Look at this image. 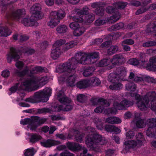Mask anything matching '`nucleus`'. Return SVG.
<instances>
[{"mask_svg": "<svg viewBox=\"0 0 156 156\" xmlns=\"http://www.w3.org/2000/svg\"><path fill=\"white\" fill-rule=\"evenodd\" d=\"M106 12L108 14H115V15H113L110 17L109 22L112 23H113L116 22L120 18L119 13L118 12V10L115 6V4L113 5V6H108L105 9Z\"/></svg>", "mask_w": 156, "mask_h": 156, "instance_id": "1a4fd4ad", "label": "nucleus"}, {"mask_svg": "<svg viewBox=\"0 0 156 156\" xmlns=\"http://www.w3.org/2000/svg\"><path fill=\"white\" fill-rule=\"evenodd\" d=\"M99 55L98 52L85 53L78 52L75 55V58H72L68 61L59 66L58 69L67 78L68 85L70 86H75V82L77 76L76 74L75 69L77 63L89 64L95 62V59L98 58Z\"/></svg>", "mask_w": 156, "mask_h": 156, "instance_id": "f257e3e1", "label": "nucleus"}, {"mask_svg": "<svg viewBox=\"0 0 156 156\" xmlns=\"http://www.w3.org/2000/svg\"><path fill=\"white\" fill-rule=\"evenodd\" d=\"M69 104H64L62 105H60L58 108V112L61 110H63L65 111H69L73 108V106Z\"/></svg>", "mask_w": 156, "mask_h": 156, "instance_id": "cd10ccee", "label": "nucleus"}, {"mask_svg": "<svg viewBox=\"0 0 156 156\" xmlns=\"http://www.w3.org/2000/svg\"><path fill=\"white\" fill-rule=\"evenodd\" d=\"M150 63L147 66V69L150 70H154L156 69V55L153 56L150 59Z\"/></svg>", "mask_w": 156, "mask_h": 156, "instance_id": "4be33fe9", "label": "nucleus"}, {"mask_svg": "<svg viewBox=\"0 0 156 156\" xmlns=\"http://www.w3.org/2000/svg\"><path fill=\"white\" fill-rule=\"evenodd\" d=\"M156 31V21L150 23L147 27L146 31L147 33H154Z\"/></svg>", "mask_w": 156, "mask_h": 156, "instance_id": "a878e982", "label": "nucleus"}, {"mask_svg": "<svg viewBox=\"0 0 156 156\" xmlns=\"http://www.w3.org/2000/svg\"><path fill=\"white\" fill-rule=\"evenodd\" d=\"M51 89L48 87L46 88L42 91L35 92L33 98H27L25 101L33 103L47 102L51 95Z\"/></svg>", "mask_w": 156, "mask_h": 156, "instance_id": "f03ea898", "label": "nucleus"}, {"mask_svg": "<svg viewBox=\"0 0 156 156\" xmlns=\"http://www.w3.org/2000/svg\"><path fill=\"white\" fill-rule=\"evenodd\" d=\"M108 78V81L112 83L119 81L122 79V78L116 72L110 73Z\"/></svg>", "mask_w": 156, "mask_h": 156, "instance_id": "aec40b11", "label": "nucleus"}, {"mask_svg": "<svg viewBox=\"0 0 156 156\" xmlns=\"http://www.w3.org/2000/svg\"><path fill=\"white\" fill-rule=\"evenodd\" d=\"M42 137L39 135L36 134H33L31 135L29 138V141L30 142L34 143L41 139Z\"/></svg>", "mask_w": 156, "mask_h": 156, "instance_id": "72a5a7b5", "label": "nucleus"}, {"mask_svg": "<svg viewBox=\"0 0 156 156\" xmlns=\"http://www.w3.org/2000/svg\"><path fill=\"white\" fill-rule=\"evenodd\" d=\"M112 83L113 84L109 86V88L110 89L113 90H119L122 88V85L119 81Z\"/></svg>", "mask_w": 156, "mask_h": 156, "instance_id": "c756f323", "label": "nucleus"}, {"mask_svg": "<svg viewBox=\"0 0 156 156\" xmlns=\"http://www.w3.org/2000/svg\"><path fill=\"white\" fill-rule=\"evenodd\" d=\"M155 41H150L143 44L142 46L144 47H149L155 46Z\"/></svg>", "mask_w": 156, "mask_h": 156, "instance_id": "8fccbe9b", "label": "nucleus"}, {"mask_svg": "<svg viewBox=\"0 0 156 156\" xmlns=\"http://www.w3.org/2000/svg\"><path fill=\"white\" fill-rule=\"evenodd\" d=\"M67 146L69 150L74 151H79L82 148V146L79 144L74 142H68Z\"/></svg>", "mask_w": 156, "mask_h": 156, "instance_id": "a211bd4d", "label": "nucleus"}, {"mask_svg": "<svg viewBox=\"0 0 156 156\" xmlns=\"http://www.w3.org/2000/svg\"><path fill=\"white\" fill-rule=\"evenodd\" d=\"M119 49V47L117 45H112L107 50V55L108 56L115 53Z\"/></svg>", "mask_w": 156, "mask_h": 156, "instance_id": "2f4dec72", "label": "nucleus"}, {"mask_svg": "<svg viewBox=\"0 0 156 156\" xmlns=\"http://www.w3.org/2000/svg\"><path fill=\"white\" fill-rule=\"evenodd\" d=\"M26 14L25 10L23 9L14 10L7 14L6 18L8 20L18 21L21 18L24 16Z\"/></svg>", "mask_w": 156, "mask_h": 156, "instance_id": "0eeeda50", "label": "nucleus"}, {"mask_svg": "<svg viewBox=\"0 0 156 156\" xmlns=\"http://www.w3.org/2000/svg\"><path fill=\"white\" fill-rule=\"evenodd\" d=\"M83 16H73V20L75 22H80L81 23L83 21Z\"/></svg>", "mask_w": 156, "mask_h": 156, "instance_id": "6e6d98bb", "label": "nucleus"}, {"mask_svg": "<svg viewBox=\"0 0 156 156\" xmlns=\"http://www.w3.org/2000/svg\"><path fill=\"white\" fill-rule=\"evenodd\" d=\"M53 112L52 110L51 109L47 108H44L37 109V112L40 114L43 113H49L52 114Z\"/></svg>", "mask_w": 156, "mask_h": 156, "instance_id": "79ce46f5", "label": "nucleus"}, {"mask_svg": "<svg viewBox=\"0 0 156 156\" xmlns=\"http://www.w3.org/2000/svg\"><path fill=\"white\" fill-rule=\"evenodd\" d=\"M11 33V31L7 27L0 26V36L6 37Z\"/></svg>", "mask_w": 156, "mask_h": 156, "instance_id": "5701e85b", "label": "nucleus"}, {"mask_svg": "<svg viewBox=\"0 0 156 156\" xmlns=\"http://www.w3.org/2000/svg\"><path fill=\"white\" fill-rule=\"evenodd\" d=\"M84 135L83 134H77L75 135L76 140L78 142H81L83 140Z\"/></svg>", "mask_w": 156, "mask_h": 156, "instance_id": "0e129e2a", "label": "nucleus"}, {"mask_svg": "<svg viewBox=\"0 0 156 156\" xmlns=\"http://www.w3.org/2000/svg\"><path fill=\"white\" fill-rule=\"evenodd\" d=\"M152 128L149 127L146 131V134L149 137L156 138V134L151 131Z\"/></svg>", "mask_w": 156, "mask_h": 156, "instance_id": "603ef678", "label": "nucleus"}, {"mask_svg": "<svg viewBox=\"0 0 156 156\" xmlns=\"http://www.w3.org/2000/svg\"><path fill=\"white\" fill-rule=\"evenodd\" d=\"M52 18L56 17L57 19L60 20L63 19L65 16V12L62 10H60L57 11H53L51 12Z\"/></svg>", "mask_w": 156, "mask_h": 156, "instance_id": "6ab92c4d", "label": "nucleus"}, {"mask_svg": "<svg viewBox=\"0 0 156 156\" xmlns=\"http://www.w3.org/2000/svg\"><path fill=\"white\" fill-rule=\"evenodd\" d=\"M14 74L17 76L22 77L26 75H28L30 76L34 74H37L38 73H46L48 71L47 69L45 67H43L40 66H37L33 68L31 70L27 69L20 71L16 69H14Z\"/></svg>", "mask_w": 156, "mask_h": 156, "instance_id": "7ed1b4c3", "label": "nucleus"}, {"mask_svg": "<svg viewBox=\"0 0 156 156\" xmlns=\"http://www.w3.org/2000/svg\"><path fill=\"white\" fill-rule=\"evenodd\" d=\"M94 70L95 69L93 67H85L83 69V75L85 77L91 76Z\"/></svg>", "mask_w": 156, "mask_h": 156, "instance_id": "393cba45", "label": "nucleus"}, {"mask_svg": "<svg viewBox=\"0 0 156 156\" xmlns=\"http://www.w3.org/2000/svg\"><path fill=\"white\" fill-rule=\"evenodd\" d=\"M69 27L71 29L75 30L80 27V25L78 23L73 22L70 23Z\"/></svg>", "mask_w": 156, "mask_h": 156, "instance_id": "052dcab7", "label": "nucleus"}, {"mask_svg": "<svg viewBox=\"0 0 156 156\" xmlns=\"http://www.w3.org/2000/svg\"><path fill=\"white\" fill-rule=\"evenodd\" d=\"M111 62L110 59H103L101 60L99 63V66L101 67L106 66L109 65Z\"/></svg>", "mask_w": 156, "mask_h": 156, "instance_id": "c03bdc74", "label": "nucleus"}, {"mask_svg": "<svg viewBox=\"0 0 156 156\" xmlns=\"http://www.w3.org/2000/svg\"><path fill=\"white\" fill-rule=\"evenodd\" d=\"M116 72L121 77L122 76H124L126 75V68L123 66L120 67L117 69Z\"/></svg>", "mask_w": 156, "mask_h": 156, "instance_id": "4c0bfd02", "label": "nucleus"}, {"mask_svg": "<svg viewBox=\"0 0 156 156\" xmlns=\"http://www.w3.org/2000/svg\"><path fill=\"white\" fill-rule=\"evenodd\" d=\"M156 14V12H153L152 13L147 14L145 16L144 18L145 20H149L153 18Z\"/></svg>", "mask_w": 156, "mask_h": 156, "instance_id": "e2e57ef3", "label": "nucleus"}, {"mask_svg": "<svg viewBox=\"0 0 156 156\" xmlns=\"http://www.w3.org/2000/svg\"><path fill=\"white\" fill-rule=\"evenodd\" d=\"M39 117L37 116H33L31 117L30 130L36 131L37 127V124L39 121Z\"/></svg>", "mask_w": 156, "mask_h": 156, "instance_id": "412c9836", "label": "nucleus"}, {"mask_svg": "<svg viewBox=\"0 0 156 156\" xmlns=\"http://www.w3.org/2000/svg\"><path fill=\"white\" fill-rule=\"evenodd\" d=\"M100 103L99 105L104 106L105 107H107L110 105L109 103L106 100L104 99L103 98L100 99Z\"/></svg>", "mask_w": 156, "mask_h": 156, "instance_id": "13d9d810", "label": "nucleus"}, {"mask_svg": "<svg viewBox=\"0 0 156 156\" xmlns=\"http://www.w3.org/2000/svg\"><path fill=\"white\" fill-rule=\"evenodd\" d=\"M46 80H45L44 77L40 78L37 76H33L27 80L24 83V85L26 87H29V88L34 85L39 83L40 86H43L47 83Z\"/></svg>", "mask_w": 156, "mask_h": 156, "instance_id": "6e6552de", "label": "nucleus"}, {"mask_svg": "<svg viewBox=\"0 0 156 156\" xmlns=\"http://www.w3.org/2000/svg\"><path fill=\"white\" fill-rule=\"evenodd\" d=\"M129 62L130 64L134 66H137L139 64L138 60L136 58L130 59L129 61Z\"/></svg>", "mask_w": 156, "mask_h": 156, "instance_id": "338daca9", "label": "nucleus"}, {"mask_svg": "<svg viewBox=\"0 0 156 156\" xmlns=\"http://www.w3.org/2000/svg\"><path fill=\"white\" fill-rule=\"evenodd\" d=\"M41 145L46 147H50L52 146L60 144V142L58 141H56L52 139L44 140L41 142Z\"/></svg>", "mask_w": 156, "mask_h": 156, "instance_id": "2eb2a0df", "label": "nucleus"}, {"mask_svg": "<svg viewBox=\"0 0 156 156\" xmlns=\"http://www.w3.org/2000/svg\"><path fill=\"white\" fill-rule=\"evenodd\" d=\"M89 9L87 7H85L81 10H79L77 11V13L79 15H87L88 13Z\"/></svg>", "mask_w": 156, "mask_h": 156, "instance_id": "de8ad7c7", "label": "nucleus"}, {"mask_svg": "<svg viewBox=\"0 0 156 156\" xmlns=\"http://www.w3.org/2000/svg\"><path fill=\"white\" fill-rule=\"evenodd\" d=\"M95 16L94 14H90L85 16V19L87 22L88 23H91L94 19Z\"/></svg>", "mask_w": 156, "mask_h": 156, "instance_id": "3c124183", "label": "nucleus"}, {"mask_svg": "<svg viewBox=\"0 0 156 156\" xmlns=\"http://www.w3.org/2000/svg\"><path fill=\"white\" fill-rule=\"evenodd\" d=\"M76 43L73 41H70L66 43L63 47L62 50L66 51L69 49L73 48L76 45Z\"/></svg>", "mask_w": 156, "mask_h": 156, "instance_id": "f704fd0d", "label": "nucleus"}, {"mask_svg": "<svg viewBox=\"0 0 156 156\" xmlns=\"http://www.w3.org/2000/svg\"><path fill=\"white\" fill-rule=\"evenodd\" d=\"M110 61L114 66L120 65L124 64L126 62L125 58L121 54H116L110 59Z\"/></svg>", "mask_w": 156, "mask_h": 156, "instance_id": "ddd939ff", "label": "nucleus"}, {"mask_svg": "<svg viewBox=\"0 0 156 156\" xmlns=\"http://www.w3.org/2000/svg\"><path fill=\"white\" fill-rule=\"evenodd\" d=\"M88 147L90 148L91 150L94 151L95 152H99L101 150L100 147L99 146L95 144H92L91 145H87Z\"/></svg>", "mask_w": 156, "mask_h": 156, "instance_id": "a19ab883", "label": "nucleus"}, {"mask_svg": "<svg viewBox=\"0 0 156 156\" xmlns=\"http://www.w3.org/2000/svg\"><path fill=\"white\" fill-rule=\"evenodd\" d=\"M36 151L33 148L26 150L24 153L25 156H33Z\"/></svg>", "mask_w": 156, "mask_h": 156, "instance_id": "a18cd8bd", "label": "nucleus"}, {"mask_svg": "<svg viewBox=\"0 0 156 156\" xmlns=\"http://www.w3.org/2000/svg\"><path fill=\"white\" fill-rule=\"evenodd\" d=\"M77 101L81 103L84 102L87 99V97L83 94H80L77 96Z\"/></svg>", "mask_w": 156, "mask_h": 156, "instance_id": "864d4df0", "label": "nucleus"}, {"mask_svg": "<svg viewBox=\"0 0 156 156\" xmlns=\"http://www.w3.org/2000/svg\"><path fill=\"white\" fill-rule=\"evenodd\" d=\"M19 51L13 48L10 49V52L7 54V60L8 62L10 63L13 59L15 61H17L20 58Z\"/></svg>", "mask_w": 156, "mask_h": 156, "instance_id": "f8f14e48", "label": "nucleus"}, {"mask_svg": "<svg viewBox=\"0 0 156 156\" xmlns=\"http://www.w3.org/2000/svg\"><path fill=\"white\" fill-rule=\"evenodd\" d=\"M147 124L151 128H153L156 127V119L155 118H150L147 120Z\"/></svg>", "mask_w": 156, "mask_h": 156, "instance_id": "58836bf2", "label": "nucleus"}, {"mask_svg": "<svg viewBox=\"0 0 156 156\" xmlns=\"http://www.w3.org/2000/svg\"><path fill=\"white\" fill-rule=\"evenodd\" d=\"M117 108L114 107V108H110L106 110V111L108 114H115L117 112Z\"/></svg>", "mask_w": 156, "mask_h": 156, "instance_id": "5fc2aeb1", "label": "nucleus"}, {"mask_svg": "<svg viewBox=\"0 0 156 156\" xmlns=\"http://www.w3.org/2000/svg\"><path fill=\"white\" fill-rule=\"evenodd\" d=\"M30 12L37 19H42L44 16V14L41 12V5L39 3H36L33 5L30 9Z\"/></svg>", "mask_w": 156, "mask_h": 156, "instance_id": "9d476101", "label": "nucleus"}, {"mask_svg": "<svg viewBox=\"0 0 156 156\" xmlns=\"http://www.w3.org/2000/svg\"><path fill=\"white\" fill-rule=\"evenodd\" d=\"M89 85L88 80H81L76 84L77 87L80 89L86 88L89 86Z\"/></svg>", "mask_w": 156, "mask_h": 156, "instance_id": "c85d7f7f", "label": "nucleus"}, {"mask_svg": "<svg viewBox=\"0 0 156 156\" xmlns=\"http://www.w3.org/2000/svg\"><path fill=\"white\" fill-rule=\"evenodd\" d=\"M126 89L128 90L134 91L136 89V87L134 83L133 82H129L126 86Z\"/></svg>", "mask_w": 156, "mask_h": 156, "instance_id": "e433bc0d", "label": "nucleus"}, {"mask_svg": "<svg viewBox=\"0 0 156 156\" xmlns=\"http://www.w3.org/2000/svg\"><path fill=\"white\" fill-rule=\"evenodd\" d=\"M107 142L106 140L100 135L94 133L92 136H88L86 141L87 145H89L92 144L100 145L105 144Z\"/></svg>", "mask_w": 156, "mask_h": 156, "instance_id": "423d86ee", "label": "nucleus"}, {"mask_svg": "<svg viewBox=\"0 0 156 156\" xmlns=\"http://www.w3.org/2000/svg\"><path fill=\"white\" fill-rule=\"evenodd\" d=\"M115 6L118 9H124L127 5V3L126 2H119L115 4Z\"/></svg>", "mask_w": 156, "mask_h": 156, "instance_id": "49530a36", "label": "nucleus"}, {"mask_svg": "<svg viewBox=\"0 0 156 156\" xmlns=\"http://www.w3.org/2000/svg\"><path fill=\"white\" fill-rule=\"evenodd\" d=\"M133 104V101H128L125 99L122 101L120 103L115 102V105L116 106V108L118 110H122L125 109L126 108L131 106Z\"/></svg>", "mask_w": 156, "mask_h": 156, "instance_id": "4468645a", "label": "nucleus"}, {"mask_svg": "<svg viewBox=\"0 0 156 156\" xmlns=\"http://www.w3.org/2000/svg\"><path fill=\"white\" fill-rule=\"evenodd\" d=\"M104 9L102 6L100 8H96L94 11L95 14L99 16H102L104 14Z\"/></svg>", "mask_w": 156, "mask_h": 156, "instance_id": "09e8293b", "label": "nucleus"}, {"mask_svg": "<svg viewBox=\"0 0 156 156\" xmlns=\"http://www.w3.org/2000/svg\"><path fill=\"white\" fill-rule=\"evenodd\" d=\"M156 100V94L154 91L149 92L140 101L137 103V106L142 111L146 110L149 108V105L148 104L149 101H151V102H154Z\"/></svg>", "mask_w": 156, "mask_h": 156, "instance_id": "20e7f679", "label": "nucleus"}, {"mask_svg": "<svg viewBox=\"0 0 156 156\" xmlns=\"http://www.w3.org/2000/svg\"><path fill=\"white\" fill-rule=\"evenodd\" d=\"M88 80L89 86H98L100 83V80L96 77H92Z\"/></svg>", "mask_w": 156, "mask_h": 156, "instance_id": "7c9ffc66", "label": "nucleus"}, {"mask_svg": "<svg viewBox=\"0 0 156 156\" xmlns=\"http://www.w3.org/2000/svg\"><path fill=\"white\" fill-rule=\"evenodd\" d=\"M136 126L138 128H143L145 125V120L144 119H139L136 121Z\"/></svg>", "mask_w": 156, "mask_h": 156, "instance_id": "ea45409f", "label": "nucleus"}, {"mask_svg": "<svg viewBox=\"0 0 156 156\" xmlns=\"http://www.w3.org/2000/svg\"><path fill=\"white\" fill-rule=\"evenodd\" d=\"M66 43L65 40L60 39L56 41L53 44V47H59L61 48V47Z\"/></svg>", "mask_w": 156, "mask_h": 156, "instance_id": "37998d69", "label": "nucleus"}, {"mask_svg": "<svg viewBox=\"0 0 156 156\" xmlns=\"http://www.w3.org/2000/svg\"><path fill=\"white\" fill-rule=\"evenodd\" d=\"M57 98L61 103L63 104H70L71 102V99L64 95L62 91L59 92L58 94Z\"/></svg>", "mask_w": 156, "mask_h": 156, "instance_id": "dca6fc26", "label": "nucleus"}, {"mask_svg": "<svg viewBox=\"0 0 156 156\" xmlns=\"http://www.w3.org/2000/svg\"><path fill=\"white\" fill-rule=\"evenodd\" d=\"M104 5V3L102 2H96L92 3L91 4V7L93 8H100Z\"/></svg>", "mask_w": 156, "mask_h": 156, "instance_id": "4d7b16f0", "label": "nucleus"}, {"mask_svg": "<svg viewBox=\"0 0 156 156\" xmlns=\"http://www.w3.org/2000/svg\"><path fill=\"white\" fill-rule=\"evenodd\" d=\"M31 120L30 118L25 119L24 120H22L20 122V123L23 125L29 124V126L30 128L31 127Z\"/></svg>", "mask_w": 156, "mask_h": 156, "instance_id": "bf43d9fd", "label": "nucleus"}, {"mask_svg": "<svg viewBox=\"0 0 156 156\" xmlns=\"http://www.w3.org/2000/svg\"><path fill=\"white\" fill-rule=\"evenodd\" d=\"M85 31V29L83 27H79L74 30L73 33L75 36H79L81 35Z\"/></svg>", "mask_w": 156, "mask_h": 156, "instance_id": "c9c22d12", "label": "nucleus"}, {"mask_svg": "<svg viewBox=\"0 0 156 156\" xmlns=\"http://www.w3.org/2000/svg\"><path fill=\"white\" fill-rule=\"evenodd\" d=\"M50 18L51 20L48 22V25L52 28L56 26L60 22V20L57 19L56 17H54L53 18H52L51 13Z\"/></svg>", "mask_w": 156, "mask_h": 156, "instance_id": "bb28decb", "label": "nucleus"}, {"mask_svg": "<svg viewBox=\"0 0 156 156\" xmlns=\"http://www.w3.org/2000/svg\"><path fill=\"white\" fill-rule=\"evenodd\" d=\"M122 44H126L128 45H133L134 43V42L133 40L131 39H127L122 42Z\"/></svg>", "mask_w": 156, "mask_h": 156, "instance_id": "774afa93", "label": "nucleus"}, {"mask_svg": "<svg viewBox=\"0 0 156 156\" xmlns=\"http://www.w3.org/2000/svg\"><path fill=\"white\" fill-rule=\"evenodd\" d=\"M38 20L34 15H31L30 17H26L21 21L22 23L25 26L37 27L39 23L37 22Z\"/></svg>", "mask_w": 156, "mask_h": 156, "instance_id": "9b49d317", "label": "nucleus"}, {"mask_svg": "<svg viewBox=\"0 0 156 156\" xmlns=\"http://www.w3.org/2000/svg\"><path fill=\"white\" fill-rule=\"evenodd\" d=\"M25 82V81L23 82V83H21L20 86H19V83H16L14 86L12 87L9 89V90L11 93H13L15 92L17 90H26L29 89V87H26V86L24 84Z\"/></svg>", "mask_w": 156, "mask_h": 156, "instance_id": "f3484780", "label": "nucleus"}, {"mask_svg": "<svg viewBox=\"0 0 156 156\" xmlns=\"http://www.w3.org/2000/svg\"><path fill=\"white\" fill-rule=\"evenodd\" d=\"M136 142L135 140H128L126 141L124 144V149L127 152L131 148L135 147L137 145H141L142 142L144 140V136L143 133H139L135 136Z\"/></svg>", "mask_w": 156, "mask_h": 156, "instance_id": "39448f33", "label": "nucleus"}, {"mask_svg": "<svg viewBox=\"0 0 156 156\" xmlns=\"http://www.w3.org/2000/svg\"><path fill=\"white\" fill-rule=\"evenodd\" d=\"M60 156H74V154L71 153L67 150L62 152L60 154Z\"/></svg>", "mask_w": 156, "mask_h": 156, "instance_id": "680f3d73", "label": "nucleus"}, {"mask_svg": "<svg viewBox=\"0 0 156 156\" xmlns=\"http://www.w3.org/2000/svg\"><path fill=\"white\" fill-rule=\"evenodd\" d=\"M148 11V9L147 7H142L140 9H138L136 12V15H139L143 13Z\"/></svg>", "mask_w": 156, "mask_h": 156, "instance_id": "69168bd1", "label": "nucleus"}, {"mask_svg": "<svg viewBox=\"0 0 156 156\" xmlns=\"http://www.w3.org/2000/svg\"><path fill=\"white\" fill-rule=\"evenodd\" d=\"M57 32L60 34H64L68 30L67 26L65 25H60L57 27L56 29Z\"/></svg>", "mask_w": 156, "mask_h": 156, "instance_id": "473e14b6", "label": "nucleus"}, {"mask_svg": "<svg viewBox=\"0 0 156 156\" xmlns=\"http://www.w3.org/2000/svg\"><path fill=\"white\" fill-rule=\"evenodd\" d=\"M51 52V58L54 59H56L58 58L61 54V48L59 47H55Z\"/></svg>", "mask_w": 156, "mask_h": 156, "instance_id": "b1692460", "label": "nucleus"}]
</instances>
